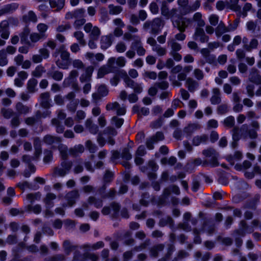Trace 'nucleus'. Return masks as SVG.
<instances>
[{
  "label": "nucleus",
  "mask_w": 261,
  "mask_h": 261,
  "mask_svg": "<svg viewBox=\"0 0 261 261\" xmlns=\"http://www.w3.org/2000/svg\"><path fill=\"white\" fill-rule=\"evenodd\" d=\"M164 25V21L161 18L157 17L151 21H146L144 23L143 28L145 30H147L151 28L150 33L156 35L159 33Z\"/></svg>",
  "instance_id": "nucleus-3"
},
{
  "label": "nucleus",
  "mask_w": 261,
  "mask_h": 261,
  "mask_svg": "<svg viewBox=\"0 0 261 261\" xmlns=\"http://www.w3.org/2000/svg\"><path fill=\"white\" fill-rule=\"evenodd\" d=\"M34 145L35 150L34 152V157L35 160H37L42 153L41 141L39 138H35L34 139Z\"/></svg>",
  "instance_id": "nucleus-35"
},
{
  "label": "nucleus",
  "mask_w": 261,
  "mask_h": 261,
  "mask_svg": "<svg viewBox=\"0 0 261 261\" xmlns=\"http://www.w3.org/2000/svg\"><path fill=\"white\" fill-rule=\"evenodd\" d=\"M193 39L195 40L199 41L201 43H205L208 42L209 37L205 35L203 29L201 28H196L193 35Z\"/></svg>",
  "instance_id": "nucleus-12"
},
{
  "label": "nucleus",
  "mask_w": 261,
  "mask_h": 261,
  "mask_svg": "<svg viewBox=\"0 0 261 261\" xmlns=\"http://www.w3.org/2000/svg\"><path fill=\"white\" fill-rule=\"evenodd\" d=\"M190 22V20L186 18H181L172 21L173 27L176 28L180 32L185 31Z\"/></svg>",
  "instance_id": "nucleus-11"
},
{
  "label": "nucleus",
  "mask_w": 261,
  "mask_h": 261,
  "mask_svg": "<svg viewBox=\"0 0 261 261\" xmlns=\"http://www.w3.org/2000/svg\"><path fill=\"white\" fill-rule=\"evenodd\" d=\"M47 74L48 77H51L57 81H61L63 77V73L58 70H49Z\"/></svg>",
  "instance_id": "nucleus-40"
},
{
  "label": "nucleus",
  "mask_w": 261,
  "mask_h": 261,
  "mask_svg": "<svg viewBox=\"0 0 261 261\" xmlns=\"http://www.w3.org/2000/svg\"><path fill=\"white\" fill-rule=\"evenodd\" d=\"M259 44L258 41L255 38H252L248 44L246 46V51H251L252 49H256L258 47Z\"/></svg>",
  "instance_id": "nucleus-55"
},
{
  "label": "nucleus",
  "mask_w": 261,
  "mask_h": 261,
  "mask_svg": "<svg viewBox=\"0 0 261 261\" xmlns=\"http://www.w3.org/2000/svg\"><path fill=\"white\" fill-rule=\"evenodd\" d=\"M164 248V245L162 244L154 245L150 249V254L152 257H156L158 256L159 253L162 251Z\"/></svg>",
  "instance_id": "nucleus-36"
},
{
  "label": "nucleus",
  "mask_w": 261,
  "mask_h": 261,
  "mask_svg": "<svg viewBox=\"0 0 261 261\" xmlns=\"http://www.w3.org/2000/svg\"><path fill=\"white\" fill-rule=\"evenodd\" d=\"M116 58L114 57L110 58L106 65L102 66L98 70L97 77L101 78L105 75L109 73L114 72L115 69L114 64L115 63Z\"/></svg>",
  "instance_id": "nucleus-5"
},
{
  "label": "nucleus",
  "mask_w": 261,
  "mask_h": 261,
  "mask_svg": "<svg viewBox=\"0 0 261 261\" xmlns=\"http://www.w3.org/2000/svg\"><path fill=\"white\" fill-rule=\"evenodd\" d=\"M189 256V253L184 250H181L178 251L176 256L174 258L172 261H178L184 258H186Z\"/></svg>",
  "instance_id": "nucleus-64"
},
{
  "label": "nucleus",
  "mask_w": 261,
  "mask_h": 261,
  "mask_svg": "<svg viewBox=\"0 0 261 261\" xmlns=\"http://www.w3.org/2000/svg\"><path fill=\"white\" fill-rule=\"evenodd\" d=\"M114 40V37L112 33L102 36L100 39L101 48L102 49H107L112 44Z\"/></svg>",
  "instance_id": "nucleus-14"
},
{
  "label": "nucleus",
  "mask_w": 261,
  "mask_h": 261,
  "mask_svg": "<svg viewBox=\"0 0 261 261\" xmlns=\"http://www.w3.org/2000/svg\"><path fill=\"white\" fill-rule=\"evenodd\" d=\"M107 111H115L117 115H123L126 113V108L117 101L109 102L106 107Z\"/></svg>",
  "instance_id": "nucleus-7"
},
{
  "label": "nucleus",
  "mask_w": 261,
  "mask_h": 261,
  "mask_svg": "<svg viewBox=\"0 0 261 261\" xmlns=\"http://www.w3.org/2000/svg\"><path fill=\"white\" fill-rule=\"evenodd\" d=\"M22 20L26 23L30 22L36 23L38 18L37 15L33 11H30L27 14L23 16Z\"/></svg>",
  "instance_id": "nucleus-33"
},
{
  "label": "nucleus",
  "mask_w": 261,
  "mask_h": 261,
  "mask_svg": "<svg viewBox=\"0 0 261 261\" xmlns=\"http://www.w3.org/2000/svg\"><path fill=\"white\" fill-rule=\"evenodd\" d=\"M51 8H56L57 10H61L65 5V0H48Z\"/></svg>",
  "instance_id": "nucleus-42"
},
{
  "label": "nucleus",
  "mask_w": 261,
  "mask_h": 261,
  "mask_svg": "<svg viewBox=\"0 0 261 261\" xmlns=\"http://www.w3.org/2000/svg\"><path fill=\"white\" fill-rule=\"evenodd\" d=\"M127 87L131 88L133 89L135 93L139 94L143 91V88L140 84L135 82L133 80H131L126 85Z\"/></svg>",
  "instance_id": "nucleus-34"
},
{
  "label": "nucleus",
  "mask_w": 261,
  "mask_h": 261,
  "mask_svg": "<svg viewBox=\"0 0 261 261\" xmlns=\"http://www.w3.org/2000/svg\"><path fill=\"white\" fill-rule=\"evenodd\" d=\"M94 71V67L89 66L86 68L84 73L80 77V81L81 83L89 82L91 81L92 73Z\"/></svg>",
  "instance_id": "nucleus-15"
},
{
  "label": "nucleus",
  "mask_w": 261,
  "mask_h": 261,
  "mask_svg": "<svg viewBox=\"0 0 261 261\" xmlns=\"http://www.w3.org/2000/svg\"><path fill=\"white\" fill-rule=\"evenodd\" d=\"M65 260L66 256L63 254H57L44 259V261H65Z\"/></svg>",
  "instance_id": "nucleus-52"
},
{
  "label": "nucleus",
  "mask_w": 261,
  "mask_h": 261,
  "mask_svg": "<svg viewBox=\"0 0 261 261\" xmlns=\"http://www.w3.org/2000/svg\"><path fill=\"white\" fill-rule=\"evenodd\" d=\"M61 60L58 59L56 61L57 66L61 69H66L68 68V62L70 60V53L66 49L64 45H61L59 49Z\"/></svg>",
  "instance_id": "nucleus-4"
},
{
  "label": "nucleus",
  "mask_w": 261,
  "mask_h": 261,
  "mask_svg": "<svg viewBox=\"0 0 261 261\" xmlns=\"http://www.w3.org/2000/svg\"><path fill=\"white\" fill-rule=\"evenodd\" d=\"M80 197L79 191L77 190H72L69 192L65 196L66 199L67 201V205L72 206L75 202L76 200Z\"/></svg>",
  "instance_id": "nucleus-13"
},
{
  "label": "nucleus",
  "mask_w": 261,
  "mask_h": 261,
  "mask_svg": "<svg viewBox=\"0 0 261 261\" xmlns=\"http://www.w3.org/2000/svg\"><path fill=\"white\" fill-rule=\"evenodd\" d=\"M76 247V246L72 245L69 240H65L63 243L64 251L67 255H69Z\"/></svg>",
  "instance_id": "nucleus-31"
},
{
  "label": "nucleus",
  "mask_w": 261,
  "mask_h": 261,
  "mask_svg": "<svg viewBox=\"0 0 261 261\" xmlns=\"http://www.w3.org/2000/svg\"><path fill=\"white\" fill-rule=\"evenodd\" d=\"M173 222L172 218L170 216H167L162 218L159 222V225L161 227H164L167 225L172 226L173 225Z\"/></svg>",
  "instance_id": "nucleus-47"
},
{
  "label": "nucleus",
  "mask_w": 261,
  "mask_h": 261,
  "mask_svg": "<svg viewBox=\"0 0 261 261\" xmlns=\"http://www.w3.org/2000/svg\"><path fill=\"white\" fill-rule=\"evenodd\" d=\"M85 10L84 8H81L67 12L65 14V18L66 20L72 19L76 20L81 17H85Z\"/></svg>",
  "instance_id": "nucleus-9"
},
{
  "label": "nucleus",
  "mask_w": 261,
  "mask_h": 261,
  "mask_svg": "<svg viewBox=\"0 0 261 261\" xmlns=\"http://www.w3.org/2000/svg\"><path fill=\"white\" fill-rule=\"evenodd\" d=\"M200 128V125L198 124H190L185 127L184 132L188 136H191L194 132Z\"/></svg>",
  "instance_id": "nucleus-39"
},
{
  "label": "nucleus",
  "mask_w": 261,
  "mask_h": 261,
  "mask_svg": "<svg viewBox=\"0 0 261 261\" xmlns=\"http://www.w3.org/2000/svg\"><path fill=\"white\" fill-rule=\"evenodd\" d=\"M249 81L256 85H261L260 71L255 67L251 68L248 75Z\"/></svg>",
  "instance_id": "nucleus-10"
},
{
  "label": "nucleus",
  "mask_w": 261,
  "mask_h": 261,
  "mask_svg": "<svg viewBox=\"0 0 261 261\" xmlns=\"http://www.w3.org/2000/svg\"><path fill=\"white\" fill-rule=\"evenodd\" d=\"M223 123L225 127L231 128L234 126L235 119L232 116H229L226 117L223 121Z\"/></svg>",
  "instance_id": "nucleus-54"
},
{
  "label": "nucleus",
  "mask_w": 261,
  "mask_h": 261,
  "mask_svg": "<svg viewBox=\"0 0 261 261\" xmlns=\"http://www.w3.org/2000/svg\"><path fill=\"white\" fill-rule=\"evenodd\" d=\"M167 44L171 47L170 51H179L181 49V45L175 39L171 38L169 39Z\"/></svg>",
  "instance_id": "nucleus-38"
},
{
  "label": "nucleus",
  "mask_w": 261,
  "mask_h": 261,
  "mask_svg": "<svg viewBox=\"0 0 261 261\" xmlns=\"http://www.w3.org/2000/svg\"><path fill=\"white\" fill-rule=\"evenodd\" d=\"M111 122L112 125H115L117 128L121 127L124 122L123 118H119L115 116H113L111 120Z\"/></svg>",
  "instance_id": "nucleus-58"
},
{
  "label": "nucleus",
  "mask_w": 261,
  "mask_h": 261,
  "mask_svg": "<svg viewBox=\"0 0 261 261\" xmlns=\"http://www.w3.org/2000/svg\"><path fill=\"white\" fill-rule=\"evenodd\" d=\"M60 152V155L63 161H68L69 149L67 145L64 144H60L58 146Z\"/></svg>",
  "instance_id": "nucleus-26"
},
{
  "label": "nucleus",
  "mask_w": 261,
  "mask_h": 261,
  "mask_svg": "<svg viewBox=\"0 0 261 261\" xmlns=\"http://www.w3.org/2000/svg\"><path fill=\"white\" fill-rule=\"evenodd\" d=\"M208 140V136L206 134L195 136L192 140V144L194 146H198L201 143H205Z\"/></svg>",
  "instance_id": "nucleus-28"
},
{
  "label": "nucleus",
  "mask_w": 261,
  "mask_h": 261,
  "mask_svg": "<svg viewBox=\"0 0 261 261\" xmlns=\"http://www.w3.org/2000/svg\"><path fill=\"white\" fill-rule=\"evenodd\" d=\"M41 194L40 192L35 193H29L26 195V198L31 203H33L35 200H39L41 198Z\"/></svg>",
  "instance_id": "nucleus-56"
},
{
  "label": "nucleus",
  "mask_w": 261,
  "mask_h": 261,
  "mask_svg": "<svg viewBox=\"0 0 261 261\" xmlns=\"http://www.w3.org/2000/svg\"><path fill=\"white\" fill-rule=\"evenodd\" d=\"M88 203L89 204H93L97 208H101L103 205L102 200L100 199L96 198L94 196H90L88 199Z\"/></svg>",
  "instance_id": "nucleus-41"
},
{
  "label": "nucleus",
  "mask_w": 261,
  "mask_h": 261,
  "mask_svg": "<svg viewBox=\"0 0 261 261\" xmlns=\"http://www.w3.org/2000/svg\"><path fill=\"white\" fill-rule=\"evenodd\" d=\"M84 146L82 144H78L69 148V154L72 157H76L84 152Z\"/></svg>",
  "instance_id": "nucleus-22"
},
{
  "label": "nucleus",
  "mask_w": 261,
  "mask_h": 261,
  "mask_svg": "<svg viewBox=\"0 0 261 261\" xmlns=\"http://www.w3.org/2000/svg\"><path fill=\"white\" fill-rule=\"evenodd\" d=\"M1 113L5 118L7 119H10L15 114L12 109L5 108L1 109Z\"/></svg>",
  "instance_id": "nucleus-46"
},
{
  "label": "nucleus",
  "mask_w": 261,
  "mask_h": 261,
  "mask_svg": "<svg viewBox=\"0 0 261 261\" xmlns=\"http://www.w3.org/2000/svg\"><path fill=\"white\" fill-rule=\"evenodd\" d=\"M152 50L160 57L165 56L167 53V49L159 44L156 45L155 47L152 48Z\"/></svg>",
  "instance_id": "nucleus-51"
},
{
  "label": "nucleus",
  "mask_w": 261,
  "mask_h": 261,
  "mask_svg": "<svg viewBox=\"0 0 261 261\" xmlns=\"http://www.w3.org/2000/svg\"><path fill=\"white\" fill-rule=\"evenodd\" d=\"M239 0H229L226 1V8L233 11H240L241 7L238 5Z\"/></svg>",
  "instance_id": "nucleus-32"
},
{
  "label": "nucleus",
  "mask_w": 261,
  "mask_h": 261,
  "mask_svg": "<svg viewBox=\"0 0 261 261\" xmlns=\"http://www.w3.org/2000/svg\"><path fill=\"white\" fill-rule=\"evenodd\" d=\"M201 5L200 0H196L191 5L189 6L187 8L186 13H189L196 11Z\"/></svg>",
  "instance_id": "nucleus-50"
},
{
  "label": "nucleus",
  "mask_w": 261,
  "mask_h": 261,
  "mask_svg": "<svg viewBox=\"0 0 261 261\" xmlns=\"http://www.w3.org/2000/svg\"><path fill=\"white\" fill-rule=\"evenodd\" d=\"M38 84V81L34 78L30 79L27 83V89L30 93H34L36 91V87Z\"/></svg>",
  "instance_id": "nucleus-44"
},
{
  "label": "nucleus",
  "mask_w": 261,
  "mask_h": 261,
  "mask_svg": "<svg viewBox=\"0 0 261 261\" xmlns=\"http://www.w3.org/2000/svg\"><path fill=\"white\" fill-rule=\"evenodd\" d=\"M51 124L56 127V132L58 134H62L64 132V126L62 124L61 121L57 118H53L51 120Z\"/></svg>",
  "instance_id": "nucleus-30"
},
{
  "label": "nucleus",
  "mask_w": 261,
  "mask_h": 261,
  "mask_svg": "<svg viewBox=\"0 0 261 261\" xmlns=\"http://www.w3.org/2000/svg\"><path fill=\"white\" fill-rule=\"evenodd\" d=\"M194 256L198 259L201 257V261H208L211 256V254L210 252H206L203 255L200 251H196L194 254Z\"/></svg>",
  "instance_id": "nucleus-62"
},
{
  "label": "nucleus",
  "mask_w": 261,
  "mask_h": 261,
  "mask_svg": "<svg viewBox=\"0 0 261 261\" xmlns=\"http://www.w3.org/2000/svg\"><path fill=\"white\" fill-rule=\"evenodd\" d=\"M242 158V153L241 152L237 151L234 152L233 155H229L227 156L226 159L229 162L233 164L234 160H240Z\"/></svg>",
  "instance_id": "nucleus-53"
},
{
  "label": "nucleus",
  "mask_w": 261,
  "mask_h": 261,
  "mask_svg": "<svg viewBox=\"0 0 261 261\" xmlns=\"http://www.w3.org/2000/svg\"><path fill=\"white\" fill-rule=\"evenodd\" d=\"M117 75L123 80L126 85L132 80L127 72L124 70H119Z\"/></svg>",
  "instance_id": "nucleus-63"
},
{
  "label": "nucleus",
  "mask_w": 261,
  "mask_h": 261,
  "mask_svg": "<svg viewBox=\"0 0 261 261\" xmlns=\"http://www.w3.org/2000/svg\"><path fill=\"white\" fill-rule=\"evenodd\" d=\"M25 208L28 212H33L36 214H39L42 210L41 206L39 204H36L35 205L29 204L25 207Z\"/></svg>",
  "instance_id": "nucleus-59"
},
{
  "label": "nucleus",
  "mask_w": 261,
  "mask_h": 261,
  "mask_svg": "<svg viewBox=\"0 0 261 261\" xmlns=\"http://www.w3.org/2000/svg\"><path fill=\"white\" fill-rule=\"evenodd\" d=\"M221 93L218 88H214L212 89V95L210 98L211 103L212 105H218L221 102Z\"/></svg>",
  "instance_id": "nucleus-16"
},
{
  "label": "nucleus",
  "mask_w": 261,
  "mask_h": 261,
  "mask_svg": "<svg viewBox=\"0 0 261 261\" xmlns=\"http://www.w3.org/2000/svg\"><path fill=\"white\" fill-rule=\"evenodd\" d=\"M130 48L136 51L139 56H143L145 55L146 50L144 48L141 39L139 37L136 41H133L130 46Z\"/></svg>",
  "instance_id": "nucleus-8"
},
{
  "label": "nucleus",
  "mask_w": 261,
  "mask_h": 261,
  "mask_svg": "<svg viewBox=\"0 0 261 261\" xmlns=\"http://www.w3.org/2000/svg\"><path fill=\"white\" fill-rule=\"evenodd\" d=\"M51 112L47 111L46 113H42L40 110H38L35 112V114L33 116L27 117L24 119V122L29 126H32L38 122L41 118H45L47 116H49Z\"/></svg>",
  "instance_id": "nucleus-6"
},
{
  "label": "nucleus",
  "mask_w": 261,
  "mask_h": 261,
  "mask_svg": "<svg viewBox=\"0 0 261 261\" xmlns=\"http://www.w3.org/2000/svg\"><path fill=\"white\" fill-rule=\"evenodd\" d=\"M186 85L190 92H194L198 88L199 84L193 79L188 77L186 81Z\"/></svg>",
  "instance_id": "nucleus-27"
},
{
  "label": "nucleus",
  "mask_w": 261,
  "mask_h": 261,
  "mask_svg": "<svg viewBox=\"0 0 261 261\" xmlns=\"http://www.w3.org/2000/svg\"><path fill=\"white\" fill-rule=\"evenodd\" d=\"M193 20L197 22L199 27H203L205 25L204 20L202 19V14L199 12L194 14L193 17Z\"/></svg>",
  "instance_id": "nucleus-61"
},
{
  "label": "nucleus",
  "mask_w": 261,
  "mask_h": 261,
  "mask_svg": "<svg viewBox=\"0 0 261 261\" xmlns=\"http://www.w3.org/2000/svg\"><path fill=\"white\" fill-rule=\"evenodd\" d=\"M15 110L19 115H27L31 111V107L24 105L21 102H18L15 105Z\"/></svg>",
  "instance_id": "nucleus-21"
},
{
  "label": "nucleus",
  "mask_w": 261,
  "mask_h": 261,
  "mask_svg": "<svg viewBox=\"0 0 261 261\" xmlns=\"http://www.w3.org/2000/svg\"><path fill=\"white\" fill-rule=\"evenodd\" d=\"M56 195L53 193H48L43 199V201L47 208H50L54 206L53 200L56 198Z\"/></svg>",
  "instance_id": "nucleus-29"
},
{
  "label": "nucleus",
  "mask_w": 261,
  "mask_h": 261,
  "mask_svg": "<svg viewBox=\"0 0 261 261\" xmlns=\"http://www.w3.org/2000/svg\"><path fill=\"white\" fill-rule=\"evenodd\" d=\"M161 14L166 17L169 15V9L168 3L165 1H163L161 3Z\"/></svg>",
  "instance_id": "nucleus-57"
},
{
  "label": "nucleus",
  "mask_w": 261,
  "mask_h": 261,
  "mask_svg": "<svg viewBox=\"0 0 261 261\" xmlns=\"http://www.w3.org/2000/svg\"><path fill=\"white\" fill-rule=\"evenodd\" d=\"M71 161H62L60 165L53 169L51 176L54 177H63L68 174L72 167Z\"/></svg>",
  "instance_id": "nucleus-2"
},
{
  "label": "nucleus",
  "mask_w": 261,
  "mask_h": 261,
  "mask_svg": "<svg viewBox=\"0 0 261 261\" xmlns=\"http://www.w3.org/2000/svg\"><path fill=\"white\" fill-rule=\"evenodd\" d=\"M202 154L206 157L212 158L216 156H219V153L213 148H208L202 151Z\"/></svg>",
  "instance_id": "nucleus-49"
},
{
  "label": "nucleus",
  "mask_w": 261,
  "mask_h": 261,
  "mask_svg": "<svg viewBox=\"0 0 261 261\" xmlns=\"http://www.w3.org/2000/svg\"><path fill=\"white\" fill-rule=\"evenodd\" d=\"M250 126L253 129L249 130V136L251 139H255L258 136L257 131L260 128V124L257 120H253L251 122Z\"/></svg>",
  "instance_id": "nucleus-19"
},
{
  "label": "nucleus",
  "mask_w": 261,
  "mask_h": 261,
  "mask_svg": "<svg viewBox=\"0 0 261 261\" xmlns=\"http://www.w3.org/2000/svg\"><path fill=\"white\" fill-rule=\"evenodd\" d=\"M73 36L81 46H85L86 44V41L84 39V34L82 31H77L73 33Z\"/></svg>",
  "instance_id": "nucleus-45"
},
{
  "label": "nucleus",
  "mask_w": 261,
  "mask_h": 261,
  "mask_svg": "<svg viewBox=\"0 0 261 261\" xmlns=\"http://www.w3.org/2000/svg\"><path fill=\"white\" fill-rule=\"evenodd\" d=\"M62 141L60 137L51 135H46L43 138V142L48 145H52L54 143H60Z\"/></svg>",
  "instance_id": "nucleus-25"
},
{
  "label": "nucleus",
  "mask_w": 261,
  "mask_h": 261,
  "mask_svg": "<svg viewBox=\"0 0 261 261\" xmlns=\"http://www.w3.org/2000/svg\"><path fill=\"white\" fill-rule=\"evenodd\" d=\"M109 13L110 15H118L123 11V8L120 6L110 4L108 6Z\"/></svg>",
  "instance_id": "nucleus-43"
},
{
  "label": "nucleus",
  "mask_w": 261,
  "mask_h": 261,
  "mask_svg": "<svg viewBox=\"0 0 261 261\" xmlns=\"http://www.w3.org/2000/svg\"><path fill=\"white\" fill-rule=\"evenodd\" d=\"M85 127L92 134H96L98 132V126L94 124L91 118H88L85 121Z\"/></svg>",
  "instance_id": "nucleus-24"
},
{
  "label": "nucleus",
  "mask_w": 261,
  "mask_h": 261,
  "mask_svg": "<svg viewBox=\"0 0 261 261\" xmlns=\"http://www.w3.org/2000/svg\"><path fill=\"white\" fill-rule=\"evenodd\" d=\"M229 32L228 26L226 27L222 21H220L215 29V35L217 38H220L225 33Z\"/></svg>",
  "instance_id": "nucleus-20"
},
{
  "label": "nucleus",
  "mask_w": 261,
  "mask_h": 261,
  "mask_svg": "<svg viewBox=\"0 0 261 261\" xmlns=\"http://www.w3.org/2000/svg\"><path fill=\"white\" fill-rule=\"evenodd\" d=\"M6 41L0 38V46H4ZM8 60L7 59L6 53L5 49L0 50V66H4L8 64Z\"/></svg>",
  "instance_id": "nucleus-23"
},
{
  "label": "nucleus",
  "mask_w": 261,
  "mask_h": 261,
  "mask_svg": "<svg viewBox=\"0 0 261 261\" xmlns=\"http://www.w3.org/2000/svg\"><path fill=\"white\" fill-rule=\"evenodd\" d=\"M45 72L44 67L41 65L37 66L32 72V76L35 77H40L43 73Z\"/></svg>",
  "instance_id": "nucleus-48"
},
{
  "label": "nucleus",
  "mask_w": 261,
  "mask_h": 261,
  "mask_svg": "<svg viewBox=\"0 0 261 261\" xmlns=\"http://www.w3.org/2000/svg\"><path fill=\"white\" fill-rule=\"evenodd\" d=\"M84 30L89 34L88 46L91 49H95L97 46L95 41L98 39L101 34L100 30L98 27L93 26L91 22H88L84 25Z\"/></svg>",
  "instance_id": "nucleus-1"
},
{
  "label": "nucleus",
  "mask_w": 261,
  "mask_h": 261,
  "mask_svg": "<svg viewBox=\"0 0 261 261\" xmlns=\"http://www.w3.org/2000/svg\"><path fill=\"white\" fill-rule=\"evenodd\" d=\"M48 27L47 24L43 23H39L37 26L38 31L41 35H44V38H46L47 36L45 34L46 31L47 30Z\"/></svg>",
  "instance_id": "nucleus-60"
},
{
  "label": "nucleus",
  "mask_w": 261,
  "mask_h": 261,
  "mask_svg": "<svg viewBox=\"0 0 261 261\" xmlns=\"http://www.w3.org/2000/svg\"><path fill=\"white\" fill-rule=\"evenodd\" d=\"M40 106L44 108L48 109L50 107V94L48 92H45L41 93L40 95Z\"/></svg>",
  "instance_id": "nucleus-17"
},
{
  "label": "nucleus",
  "mask_w": 261,
  "mask_h": 261,
  "mask_svg": "<svg viewBox=\"0 0 261 261\" xmlns=\"http://www.w3.org/2000/svg\"><path fill=\"white\" fill-rule=\"evenodd\" d=\"M30 33V29L28 27H25L23 31L20 34V41L22 43L30 45V42L28 39V37Z\"/></svg>",
  "instance_id": "nucleus-37"
},
{
  "label": "nucleus",
  "mask_w": 261,
  "mask_h": 261,
  "mask_svg": "<svg viewBox=\"0 0 261 261\" xmlns=\"http://www.w3.org/2000/svg\"><path fill=\"white\" fill-rule=\"evenodd\" d=\"M18 8V5L16 3H12L5 5L0 9V16L12 13Z\"/></svg>",
  "instance_id": "nucleus-18"
}]
</instances>
